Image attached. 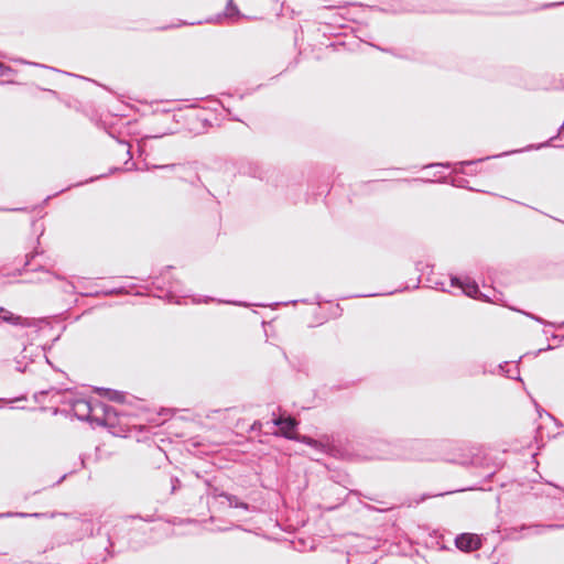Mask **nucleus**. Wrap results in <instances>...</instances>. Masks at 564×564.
<instances>
[{
  "instance_id": "obj_1",
  "label": "nucleus",
  "mask_w": 564,
  "mask_h": 564,
  "mask_svg": "<svg viewBox=\"0 0 564 564\" xmlns=\"http://www.w3.org/2000/svg\"><path fill=\"white\" fill-rule=\"evenodd\" d=\"M72 409L74 415L79 420H90L91 414L96 413L98 410H101L104 412L102 423L105 424L110 423L111 415H116V411L112 406H108L99 402L93 404L90 401L84 399L75 400L72 404ZM95 420L101 422L99 417H96Z\"/></svg>"
},
{
  "instance_id": "obj_2",
  "label": "nucleus",
  "mask_w": 564,
  "mask_h": 564,
  "mask_svg": "<svg viewBox=\"0 0 564 564\" xmlns=\"http://www.w3.org/2000/svg\"><path fill=\"white\" fill-rule=\"evenodd\" d=\"M455 545L463 552H471L481 546V541L478 535L473 533H462L456 536Z\"/></svg>"
},
{
  "instance_id": "obj_3",
  "label": "nucleus",
  "mask_w": 564,
  "mask_h": 564,
  "mask_svg": "<svg viewBox=\"0 0 564 564\" xmlns=\"http://www.w3.org/2000/svg\"><path fill=\"white\" fill-rule=\"evenodd\" d=\"M272 423L275 426L280 427V432H279L280 435H282L289 440L295 438L296 435L293 432L297 425V422L294 419L279 416V417L273 419Z\"/></svg>"
},
{
  "instance_id": "obj_4",
  "label": "nucleus",
  "mask_w": 564,
  "mask_h": 564,
  "mask_svg": "<svg viewBox=\"0 0 564 564\" xmlns=\"http://www.w3.org/2000/svg\"><path fill=\"white\" fill-rule=\"evenodd\" d=\"M451 281L453 286H459L467 296L477 297L479 289L475 281L470 280L469 278L460 280L456 276L452 278Z\"/></svg>"
},
{
  "instance_id": "obj_5",
  "label": "nucleus",
  "mask_w": 564,
  "mask_h": 564,
  "mask_svg": "<svg viewBox=\"0 0 564 564\" xmlns=\"http://www.w3.org/2000/svg\"><path fill=\"white\" fill-rule=\"evenodd\" d=\"M0 317L10 324L13 325H22V326H29V323H26L25 319H23L21 316H15L10 311L6 310L4 307L0 306Z\"/></svg>"
},
{
  "instance_id": "obj_6",
  "label": "nucleus",
  "mask_w": 564,
  "mask_h": 564,
  "mask_svg": "<svg viewBox=\"0 0 564 564\" xmlns=\"http://www.w3.org/2000/svg\"><path fill=\"white\" fill-rule=\"evenodd\" d=\"M98 392L100 394H104L106 395L109 400H112V401H118V402H121L123 401V395L121 392L119 391H113V390H109V389H98Z\"/></svg>"
},
{
  "instance_id": "obj_7",
  "label": "nucleus",
  "mask_w": 564,
  "mask_h": 564,
  "mask_svg": "<svg viewBox=\"0 0 564 564\" xmlns=\"http://www.w3.org/2000/svg\"><path fill=\"white\" fill-rule=\"evenodd\" d=\"M221 497H224L228 501V505L232 508L248 509V505L239 501L238 498L235 496L223 494Z\"/></svg>"
},
{
  "instance_id": "obj_8",
  "label": "nucleus",
  "mask_w": 564,
  "mask_h": 564,
  "mask_svg": "<svg viewBox=\"0 0 564 564\" xmlns=\"http://www.w3.org/2000/svg\"><path fill=\"white\" fill-rule=\"evenodd\" d=\"M11 518V517H21V518H26V517H34V518H43V517H46L45 513H39V512H35V513H24V512H7V513H1L0 514V518Z\"/></svg>"
},
{
  "instance_id": "obj_9",
  "label": "nucleus",
  "mask_w": 564,
  "mask_h": 564,
  "mask_svg": "<svg viewBox=\"0 0 564 564\" xmlns=\"http://www.w3.org/2000/svg\"><path fill=\"white\" fill-rule=\"evenodd\" d=\"M294 440L300 441V442H302L304 444H307V445L316 447V448H318L321 446L318 441L313 440L312 437L306 436V435H303V436H297L296 435Z\"/></svg>"
},
{
  "instance_id": "obj_10",
  "label": "nucleus",
  "mask_w": 564,
  "mask_h": 564,
  "mask_svg": "<svg viewBox=\"0 0 564 564\" xmlns=\"http://www.w3.org/2000/svg\"><path fill=\"white\" fill-rule=\"evenodd\" d=\"M234 11H237L236 8L232 6V1L230 0L229 3H228V8H227V11H226V15L227 17H232L234 15Z\"/></svg>"
},
{
  "instance_id": "obj_11",
  "label": "nucleus",
  "mask_w": 564,
  "mask_h": 564,
  "mask_svg": "<svg viewBox=\"0 0 564 564\" xmlns=\"http://www.w3.org/2000/svg\"><path fill=\"white\" fill-rule=\"evenodd\" d=\"M175 164H166V165H154L153 167L154 169H167V170H173L175 169Z\"/></svg>"
},
{
  "instance_id": "obj_12",
  "label": "nucleus",
  "mask_w": 564,
  "mask_h": 564,
  "mask_svg": "<svg viewBox=\"0 0 564 564\" xmlns=\"http://www.w3.org/2000/svg\"><path fill=\"white\" fill-rule=\"evenodd\" d=\"M535 321L540 322V323H544L540 317H536V316H532Z\"/></svg>"
},
{
  "instance_id": "obj_13",
  "label": "nucleus",
  "mask_w": 564,
  "mask_h": 564,
  "mask_svg": "<svg viewBox=\"0 0 564 564\" xmlns=\"http://www.w3.org/2000/svg\"><path fill=\"white\" fill-rule=\"evenodd\" d=\"M437 164H430V167L436 166ZM442 166H448V164H441Z\"/></svg>"
},
{
  "instance_id": "obj_14",
  "label": "nucleus",
  "mask_w": 564,
  "mask_h": 564,
  "mask_svg": "<svg viewBox=\"0 0 564 564\" xmlns=\"http://www.w3.org/2000/svg\"><path fill=\"white\" fill-rule=\"evenodd\" d=\"M18 62L22 63V64H26L25 61H22V59H17Z\"/></svg>"
}]
</instances>
